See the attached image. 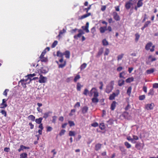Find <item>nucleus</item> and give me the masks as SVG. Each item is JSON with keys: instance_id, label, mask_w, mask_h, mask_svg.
Segmentation results:
<instances>
[{"instance_id": "2eb2a0df", "label": "nucleus", "mask_w": 158, "mask_h": 158, "mask_svg": "<svg viewBox=\"0 0 158 158\" xmlns=\"http://www.w3.org/2000/svg\"><path fill=\"white\" fill-rule=\"evenodd\" d=\"M113 88L109 85L107 86L106 88V92L107 93H109L113 90Z\"/></svg>"}, {"instance_id": "9b49d317", "label": "nucleus", "mask_w": 158, "mask_h": 158, "mask_svg": "<svg viewBox=\"0 0 158 158\" xmlns=\"http://www.w3.org/2000/svg\"><path fill=\"white\" fill-rule=\"evenodd\" d=\"M56 62L58 64V68H63L65 66L66 64V62L65 60L63 61V63L61 64H59V62L57 61H56Z\"/></svg>"}, {"instance_id": "20e7f679", "label": "nucleus", "mask_w": 158, "mask_h": 158, "mask_svg": "<svg viewBox=\"0 0 158 158\" xmlns=\"http://www.w3.org/2000/svg\"><path fill=\"white\" fill-rule=\"evenodd\" d=\"M56 56H57L61 58V59L59 60V62L61 63L63 62L64 60V52L62 53L60 51H58L56 52Z\"/></svg>"}, {"instance_id": "aec40b11", "label": "nucleus", "mask_w": 158, "mask_h": 158, "mask_svg": "<svg viewBox=\"0 0 158 158\" xmlns=\"http://www.w3.org/2000/svg\"><path fill=\"white\" fill-rule=\"evenodd\" d=\"M65 55L66 58L69 59L70 56V52L69 51H66L64 52V56Z\"/></svg>"}, {"instance_id": "37998d69", "label": "nucleus", "mask_w": 158, "mask_h": 158, "mask_svg": "<svg viewBox=\"0 0 158 158\" xmlns=\"http://www.w3.org/2000/svg\"><path fill=\"white\" fill-rule=\"evenodd\" d=\"M150 59H151V60H150V61L151 62H152L153 61H156V59L155 58H152V56L151 55H150L148 57V59L149 60Z\"/></svg>"}, {"instance_id": "0eeeda50", "label": "nucleus", "mask_w": 158, "mask_h": 158, "mask_svg": "<svg viewBox=\"0 0 158 158\" xmlns=\"http://www.w3.org/2000/svg\"><path fill=\"white\" fill-rule=\"evenodd\" d=\"M112 15L114 19L116 21H119L120 19V16L118 15V13L116 12H114L113 13Z\"/></svg>"}, {"instance_id": "7c9ffc66", "label": "nucleus", "mask_w": 158, "mask_h": 158, "mask_svg": "<svg viewBox=\"0 0 158 158\" xmlns=\"http://www.w3.org/2000/svg\"><path fill=\"white\" fill-rule=\"evenodd\" d=\"M90 92L87 89H85L83 93V94L86 96H87L88 94L89 95Z\"/></svg>"}, {"instance_id": "c9c22d12", "label": "nucleus", "mask_w": 158, "mask_h": 158, "mask_svg": "<svg viewBox=\"0 0 158 158\" xmlns=\"http://www.w3.org/2000/svg\"><path fill=\"white\" fill-rule=\"evenodd\" d=\"M105 127L103 123H101L99 125V128L101 130H104Z\"/></svg>"}, {"instance_id": "6e6d98bb", "label": "nucleus", "mask_w": 158, "mask_h": 158, "mask_svg": "<svg viewBox=\"0 0 158 158\" xmlns=\"http://www.w3.org/2000/svg\"><path fill=\"white\" fill-rule=\"evenodd\" d=\"M145 96L144 95H143L139 96V99L140 100H143L145 98Z\"/></svg>"}, {"instance_id": "b1692460", "label": "nucleus", "mask_w": 158, "mask_h": 158, "mask_svg": "<svg viewBox=\"0 0 158 158\" xmlns=\"http://www.w3.org/2000/svg\"><path fill=\"white\" fill-rule=\"evenodd\" d=\"M51 113H52V112L50 111L46 113H44V114L43 118H44L45 119L47 118L49 116V114Z\"/></svg>"}, {"instance_id": "4be33fe9", "label": "nucleus", "mask_w": 158, "mask_h": 158, "mask_svg": "<svg viewBox=\"0 0 158 158\" xmlns=\"http://www.w3.org/2000/svg\"><path fill=\"white\" fill-rule=\"evenodd\" d=\"M152 44L151 42L147 43L145 47V48L147 50H149L150 48L152 46Z\"/></svg>"}, {"instance_id": "603ef678", "label": "nucleus", "mask_w": 158, "mask_h": 158, "mask_svg": "<svg viewBox=\"0 0 158 158\" xmlns=\"http://www.w3.org/2000/svg\"><path fill=\"white\" fill-rule=\"evenodd\" d=\"M110 52L108 48H106V50L104 54V55L105 56L108 55Z\"/></svg>"}, {"instance_id": "bb28decb", "label": "nucleus", "mask_w": 158, "mask_h": 158, "mask_svg": "<svg viewBox=\"0 0 158 158\" xmlns=\"http://www.w3.org/2000/svg\"><path fill=\"white\" fill-rule=\"evenodd\" d=\"M124 81L123 79L119 80L118 81V85L119 86H121L124 84Z\"/></svg>"}, {"instance_id": "4c0bfd02", "label": "nucleus", "mask_w": 158, "mask_h": 158, "mask_svg": "<svg viewBox=\"0 0 158 158\" xmlns=\"http://www.w3.org/2000/svg\"><path fill=\"white\" fill-rule=\"evenodd\" d=\"M102 43L103 45L104 46H106L108 45V42L106 39L102 40Z\"/></svg>"}, {"instance_id": "393cba45", "label": "nucleus", "mask_w": 158, "mask_h": 158, "mask_svg": "<svg viewBox=\"0 0 158 158\" xmlns=\"http://www.w3.org/2000/svg\"><path fill=\"white\" fill-rule=\"evenodd\" d=\"M43 118L42 117H40L38 118H36L35 120V122L37 124H41V123H42L41 122H42V120H43Z\"/></svg>"}, {"instance_id": "f03ea898", "label": "nucleus", "mask_w": 158, "mask_h": 158, "mask_svg": "<svg viewBox=\"0 0 158 158\" xmlns=\"http://www.w3.org/2000/svg\"><path fill=\"white\" fill-rule=\"evenodd\" d=\"M119 94V90L117 89L116 91V93H113L111 94L109 97V99L110 100H113L114 99L115 97L117 96Z\"/></svg>"}, {"instance_id": "412c9836", "label": "nucleus", "mask_w": 158, "mask_h": 158, "mask_svg": "<svg viewBox=\"0 0 158 158\" xmlns=\"http://www.w3.org/2000/svg\"><path fill=\"white\" fill-rule=\"evenodd\" d=\"M102 146V144L99 143L96 144L95 147V150L98 151L101 148Z\"/></svg>"}, {"instance_id": "ea45409f", "label": "nucleus", "mask_w": 158, "mask_h": 158, "mask_svg": "<svg viewBox=\"0 0 158 158\" xmlns=\"http://www.w3.org/2000/svg\"><path fill=\"white\" fill-rule=\"evenodd\" d=\"M125 73L124 72H123L122 73H120L119 74V77L120 78H123L125 79Z\"/></svg>"}, {"instance_id": "338daca9", "label": "nucleus", "mask_w": 158, "mask_h": 158, "mask_svg": "<svg viewBox=\"0 0 158 158\" xmlns=\"http://www.w3.org/2000/svg\"><path fill=\"white\" fill-rule=\"evenodd\" d=\"M52 128L51 127H47V131H50L52 130Z\"/></svg>"}, {"instance_id": "2f4dec72", "label": "nucleus", "mask_w": 158, "mask_h": 158, "mask_svg": "<svg viewBox=\"0 0 158 158\" xmlns=\"http://www.w3.org/2000/svg\"><path fill=\"white\" fill-rule=\"evenodd\" d=\"M27 154L26 153H23L20 155V158H26L27 157Z\"/></svg>"}, {"instance_id": "c756f323", "label": "nucleus", "mask_w": 158, "mask_h": 158, "mask_svg": "<svg viewBox=\"0 0 158 158\" xmlns=\"http://www.w3.org/2000/svg\"><path fill=\"white\" fill-rule=\"evenodd\" d=\"M28 118L32 121H34L35 119V117L32 115H30L28 116Z\"/></svg>"}, {"instance_id": "72a5a7b5", "label": "nucleus", "mask_w": 158, "mask_h": 158, "mask_svg": "<svg viewBox=\"0 0 158 158\" xmlns=\"http://www.w3.org/2000/svg\"><path fill=\"white\" fill-rule=\"evenodd\" d=\"M27 79L28 80H29V81L28 83L29 84L31 81H32L38 79V78L37 77H33V78H27Z\"/></svg>"}, {"instance_id": "8fccbe9b", "label": "nucleus", "mask_w": 158, "mask_h": 158, "mask_svg": "<svg viewBox=\"0 0 158 158\" xmlns=\"http://www.w3.org/2000/svg\"><path fill=\"white\" fill-rule=\"evenodd\" d=\"M69 124V125L70 127H71L75 126V124L74 122L71 121H68Z\"/></svg>"}, {"instance_id": "9d476101", "label": "nucleus", "mask_w": 158, "mask_h": 158, "mask_svg": "<svg viewBox=\"0 0 158 158\" xmlns=\"http://www.w3.org/2000/svg\"><path fill=\"white\" fill-rule=\"evenodd\" d=\"M138 139V136L135 135L133 136V138H131L130 136H129V141H131L132 143H135L136 141L135 140H137Z\"/></svg>"}, {"instance_id": "e2e57ef3", "label": "nucleus", "mask_w": 158, "mask_h": 158, "mask_svg": "<svg viewBox=\"0 0 158 158\" xmlns=\"http://www.w3.org/2000/svg\"><path fill=\"white\" fill-rule=\"evenodd\" d=\"M91 125L92 126L94 127H97L98 126V123L97 122H95L93 123H92L91 124Z\"/></svg>"}, {"instance_id": "a18cd8bd", "label": "nucleus", "mask_w": 158, "mask_h": 158, "mask_svg": "<svg viewBox=\"0 0 158 158\" xmlns=\"http://www.w3.org/2000/svg\"><path fill=\"white\" fill-rule=\"evenodd\" d=\"M81 78L80 75H77L75 77L74 79V81L75 82H76L79 79Z\"/></svg>"}, {"instance_id": "7ed1b4c3", "label": "nucleus", "mask_w": 158, "mask_h": 158, "mask_svg": "<svg viewBox=\"0 0 158 158\" xmlns=\"http://www.w3.org/2000/svg\"><path fill=\"white\" fill-rule=\"evenodd\" d=\"M40 75L39 80V82L41 83H45L47 81V77L43 76L42 74H40Z\"/></svg>"}, {"instance_id": "69168bd1", "label": "nucleus", "mask_w": 158, "mask_h": 158, "mask_svg": "<svg viewBox=\"0 0 158 158\" xmlns=\"http://www.w3.org/2000/svg\"><path fill=\"white\" fill-rule=\"evenodd\" d=\"M80 106V103L79 102H77L74 105V108L76 107H79Z\"/></svg>"}, {"instance_id": "a19ab883", "label": "nucleus", "mask_w": 158, "mask_h": 158, "mask_svg": "<svg viewBox=\"0 0 158 158\" xmlns=\"http://www.w3.org/2000/svg\"><path fill=\"white\" fill-rule=\"evenodd\" d=\"M58 44V42L56 40H55L51 46V48H55Z\"/></svg>"}, {"instance_id": "864d4df0", "label": "nucleus", "mask_w": 158, "mask_h": 158, "mask_svg": "<svg viewBox=\"0 0 158 158\" xmlns=\"http://www.w3.org/2000/svg\"><path fill=\"white\" fill-rule=\"evenodd\" d=\"M96 31V28L95 27H93L91 29V32L94 35Z\"/></svg>"}, {"instance_id": "f704fd0d", "label": "nucleus", "mask_w": 158, "mask_h": 158, "mask_svg": "<svg viewBox=\"0 0 158 158\" xmlns=\"http://www.w3.org/2000/svg\"><path fill=\"white\" fill-rule=\"evenodd\" d=\"M39 58L40 59V60L42 62H47L48 60L47 58L44 57Z\"/></svg>"}, {"instance_id": "4468645a", "label": "nucleus", "mask_w": 158, "mask_h": 158, "mask_svg": "<svg viewBox=\"0 0 158 158\" xmlns=\"http://www.w3.org/2000/svg\"><path fill=\"white\" fill-rule=\"evenodd\" d=\"M30 148L29 147H26L23 146V145H21L20 146V148L18 149V151L19 152H20L22 150H23L24 149H29Z\"/></svg>"}, {"instance_id": "c03bdc74", "label": "nucleus", "mask_w": 158, "mask_h": 158, "mask_svg": "<svg viewBox=\"0 0 158 158\" xmlns=\"http://www.w3.org/2000/svg\"><path fill=\"white\" fill-rule=\"evenodd\" d=\"M92 5H90L87 8H85L83 9V10L84 11H86V13H88V11L91 8Z\"/></svg>"}, {"instance_id": "39448f33", "label": "nucleus", "mask_w": 158, "mask_h": 158, "mask_svg": "<svg viewBox=\"0 0 158 158\" xmlns=\"http://www.w3.org/2000/svg\"><path fill=\"white\" fill-rule=\"evenodd\" d=\"M78 32L79 33L77 35H75L74 36V38L76 39H77L78 37H80L82 35L84 34V32L81 29H78Z\"/></svg>"}, {"instance_id": "cd10ccee", "label": "nucleus", "mask_w": 158, "mask_h": 158, "mask_svg": "<svg viewBox=\"0 0 158 158\" xmlns=\"http://www.w3.org/2000/svg\"><path fill=\"white\" fill-rule=\"evenodd\" d=\"M76 135V132L75 131H69V135L70 136H75Z\"/></svg>"}, {"instance_id": "79ce46f5", "label": "nucleus", "mask_w": 158, "mask_h": 158, "mask_svg": "<svg viewBox=\"0 0 158 158\" xmlns=\"http://www.w3.org/2000/svg\"><path fill=\"white\" fill-rule=\"evenodd\" d=\"M143 4V3L141 1L139 0L137 4V7H139L141 6Z\"/></svg>"}, {"instance_id": "6e6552de", "label": "nucleus", "mask_w": 158, "mask_h": 158, "mask_svg": "<svg viewBox=\"0 0 158 158\" xmlns=\"http://www.w3.org/2000/svg\"><path fill=\"white\" fill-rule=\"evenodd\" d=\"M144 144L142 143L139 142H138L135 145V147L138 150L142 149L144 146Z\"/></svg>"}, {"instance_id": "de8ad7c7", "label": "nucleus", "mask_w": 158, "mask_h": 158, "mask_svg": "<svg viewBox=\"0 0 158 158\" xmlns=\"http://www.w3.org/2000/svg\"><path fill=\"white\" fill-rule=\"evenodd\" d=\"M46 53V51L45 50H44L42 52L40 56L39 57V58H42L43 57H44V55Z\"/></svg>"}, {"instance_id": "c85d7f7f", "label": "nucleus", "mask_w": 158, "mask_h": 158, "mask_svg": "<svg viewBox=\"0 0 158 158\" xmlns=\"http://www.w3.org/2000/svg\"><path fill=\"white\" fill-rule=\"evenodd\" d=\"M82 87V86L79 83H77V90L78 91H81V87Z\"/></svg>"}, {"instance_id": "5701e85b", "label": "nucleus", "mask_w": 158, "mask_h": 158, "mask_svg": "<svg viewBox=\"0 0 158 158\" xmlns=\"http://www.w3.org/2000/svg\"><path fill=\"white\" fill-rule=\"evenodd\" d=\"M88 110V107L87 106H84L83 107L82 110V113L84 114L86 113Z\"/></svg>"}, {"instance_id": "dca6fc26", "label": "nucleus", "mask_w": 158, "mask_h": 158, "mask_svg": "<svg viewBox=\"0 0 158 158\" xmlns=\"http://www.w3.org/2000/svg\"><path fill=\"white\" fill-rule=\"evenodd\" d=\"M117 102L115 101L113 102L110 106V109L112 110H114L116 107Z\"/></svg>"}, {"instance_id": "052dcab7", "label": "nucleus", "mask_w": 158, "mask_h": 158, "mask_svg": "<svg viewBox=\"0 0 158 158\" xmlns=\"http://www.w3.org/2000/svg\"><path fill=\"white\" fill-rule=\"evenodd\" d=\"M103 52V49L102 48H101L99 50V51L98 53V56H100L101 54H102V53Z\"/></svg>"}, {"instance_id": "f3484780", "label": "nucleus", "mask_w": 158, "mask_h": 158, "mask_svg": "<svg viewBox=\"0 0 158 158\" xmlns=\"http://www.w3.org/2000/svg\"><path fill=\"white\" fill-rule=\"evenodd\" d=\"M106 30H107V27L106 26L101 27L99 28V31L101 33H104Z\"/></svg>"}, {"instance_id": "f257e3e1", "label": "nucleus", "mask_w": 158, "mask_h": 158, "mask_svg": "<svg viewBox=\"0 0 158 158\" xmlns=\"http://www.w3.org/2000/svg\"><path fill=\"white\" fill-rule=\"evenodd\" d=\"M89 96H92L94 95V97H98L99 94L97 89L95 88H93L90 91Z\"/></svg>"}, {"instance_id": "49530a36", "label": "nucleus", "mask_w": 158, "mask_h": 158, "mask_svg": "<svg viewBox=\"0 0 158 158\" xmlns=\"http://www.w3.org/2000/svg\"><path fill=\"white\" fill-rule=\"evenodd\" d=\"M154 94V91L153 89H151L148 93V95H153Z\"/></svg>"}, {"instance_id": "58836bf2", "label": "nucleus", "mask_w": 158, "mask_h": 158, "mask_svg": "<svg viewBox=\"0 0 158 158\" xmlns=\"http://www.w3.org/2000/svg\"><path fill=\"white\" fill-rule=\"evenodd\" d=\"M40 73H41L45 74L48 72V71L44 68L41 69L40 70Z\"/></svg>"}, {"instance_id": "0e129e2a", "label": "nucleus", "mask_w": 158, "mask_h": 158, "mask_svg": "<svg viewBox=\"0 0 158 158\" xmlns=\"http://www.w3.org/2000/svg\"><path fill=\"white\" fill-rule=\"evenodd\" d=\"M9 91V90L8 89H5L3 93V94L5 96H7V92Z\"/></svg>"}, {"instance_id": "13d9d810", "label": "nucleus", "mask_w": 158, "mask_h": 158, "mask_svg": "<svg viewBox=\"0 0 158 158\" xmlns=\"http://www.w3.org/2000/svg\"><path fill=\"white\" fill-rule=\"evenodd\" d=\"M99 84L100 85V86L99 87V89L100 90H102L103 89V82L102 81H100Z\"/></svg>"}, {"instance_id": "a211bd4d", "label": "nucleus", "mask_w": 158, "mask_h": 158, "mask_svg": "<svg viewBox=\"0 0 158 158\" xmlns=\"http://www.w3.org/2000/svg\"><path fill=\"white\" fill-rule=\"evenodd\" d=\"M91 13H87L86 14H85L82 16H81V17H79V19H82L84 18H86L89 16L91 15Z\"/></svg>"}, {"instance_id": "3c124183", "label": "nucleus", "mask_w": 158, "mask_h": 158, "mask_svg": "<svg viewBox=\"0 0 158 158\" xmlns=\"http://www.w3.org/2000/svg\"><path fill=\"white\" fill-rule=\"evenodd\" d=\"M65 132H66V131L65 130H64V129L61 130L60 131L59 133V135L60 136H61L64 135V134Z\"/></svg>"}, {"instance_id": "473e14b6", "label": "nucleus", "mask_w": 158, "mask_h": 158, "mask_svg": "<svg viewBox=\"0 0 158 158\" xmlns=\"http://www.w3.org/2000/svg\"><path fill=\"white\" fill-rule=\"evenodd\" d=\"M87 66V64L85 63H83L80 67L81 70L85 69Z\"/></svg>"}, {"instance_id": "6ab92c4d", "label": "nucleus", "mask_w": 158, "mask_h": 158, "mask_svg": "<svg viewBox=\"0 0 158 158\" xmlns=\"http://www.w3.org/2000/svg\"><path fill=\"white\" fill-rule=\"evenodd\" d=\"M7 100L5 99H3L2 100V102L1 104V105H2L4 104V107H1L0 108H5L7 106V105L6 102Z\"/></svg>"}, {"instance_id": "ddd939ff", "label": "nucleus", "mask_w": 158, "mask_h": 158, "mask_svg": "<svg viewBox=\"0 0 158 158\" xmlns=\"http://www.w3.org/2000/svg\"><path fill=\"white\" fill-rule=\"evenodd\" d=\"M89 27V23L88 22H87L85 26H82V28L87 33H89V30L88 29Z\"/></svg>"}, {"instance_id": "f8f14e48", "label": "nucleus", "mask_w": 158, "mask_h": 158, "mask_svg": "<svg viewBox=\"0 0 158 158\" xmlns=\"http://www.w3.org/2000/svg\"><path fill=\"white\" fill-rule=\"evenodd\" d=\"M56 62L58 64V68H63L65 66L66 64V62L65 60L63 61V63L61 64H59V62L57 61H56Z\"/></svg>"}, {"instance_id": "1a4fd4ad", "label": "nucleus", "mask_w": 158, "mask_h": 158, "mask_svg": "<svg viewBox=\"0 0 158 158\" xmlns=\"http://www.w3.org/2000/svg\"><path fill=\"white\" fill-rule=\"evenodd\" d=\"M154 106V105L153 103L148 104L145 105V108L148 110H152L153 107Z\"/></svg>"}, {"instance_id": "423d86ee", "label": "nucleus", "mask_w": 158, "mask_h": 158, "mask_svg": "<svg viewBox=\"0 0 158 158\" xmlns=\"http://www.w3.org/2000/svg\"><path fill=\"white\" fill-rule=\"evenodd\" d=\"M28 80L27 78V79H26L25 80H21L19 82V83H21V85L24 88H26L27 87L26 85L27 84V82Z\"/></svg>"}, {"instance_id": "e433bc0d", "label": "nucleus", "mask_w": 158, "mask_h": 158, "mask_svg": "<svg viewBox=\"0 0 158 158\" xmlns=\"http://www.w3.org/2000/svg\"><path fill=\"white\" fill-rule=\"evenodd\" d=\"M154 71V70L153 69H150L147 70L146 72L147 74H151L153 73Z\"/></svg>"}, {"instance_id": "a878e982", "label": "nucleus", "mask_w": 158, "mask_h": 158, "mask_svg": "<svg viewBox=\"0 0 158 158\" xmlns=\"http://www.w3.org/2000/svg\"><path fill=\"white\" fill-rule=\"evenodd\" d=\"M98 97H94L92 99V102L94 103H97L99 102Z\"/></svg>"}, {"instance_id": "774afa93", "label": "nucleus", "mask_w": 158, "mask_h": 158, "mask_svg": "<svg viewBox=\"0 0 158 158\" xmlns=\"http://www.w3.org/2000/svg\"><path fill=\"white\" fill-rule=\"evenodd\" d=\"M153 87L155 88H158V83H155L153 84Z\"/></svg>"}, {"instance_id": "09e8293b", "label": "nucleus", "mask_w": 158, "mask_h": 158, "mask_svg": "<svg viewBox=\"0 0 158 158\" xmlns=\"http://www.w3.org/2000/svg\"><path fill=\"white\" fill-rule=\"evenodd\" d=\"M36 75V74L35 73L32 74H29L27 75L26 77H27L28 78H32L33 77L35 76Z\"/></svg>"}, {"instance_id": "680f3d73", "label": "nucleus", "mask_w": 158, "mask_h": 158, "mask_svg": "<svg viewBox=\"0 0 158 158\" xmlns=\"http://www.w3.org/2000/svg\"><path fill=\"white\" fill-rule=\"evenodd\" d=\"M57 118V117L56 116H54L52 117V123H55L56 122V120Z\"/></svg>"}, {"instance_id": "4d7b16f0", "label": "nucleus", "mask_w": 158, "mask_h": 158, "mask_svg": "<svg viewBox=\"0 0 158 158\" xmlns=\"http://www.w3.org/2000/svg\"><path fill=\"white\" fill-rule=\"evenodd\" d=\"M135 41L136 42L138 41L139 40V38L140 35L138 33H136L135 35Z\"/></svg>"}, {"instance_id": "5fc2aeb1", "label": "nucleus", "mask_w": 158, "mask_h": 158, "mask_svg": "<svg viewBox=\"0 0 158 158\" xmlns=\"http://www.w3.org/2000/svg\"><path fill=\"white\" fill-rule=\"evenodd\" d=\"M0 112L2 113V114L3 115L4 117H6V112L5 110H2Z\"/></svg>"}, {"instance_id": "bf43d9fd", "label": "nucleus", "mask_w": 158, "mask_h": 158, "mask_svg": "<svg viewBox=\"0 0 158 158\" xmlns=\"http://www.w3.org/2000/svg\"><path fill=\"white\" fill-rule=\"evenodd\" d=\"M123 56V54H122L121 55H119L117 57L118 60L119 61L122 59Z\"/></svg>"}]
</instances>
